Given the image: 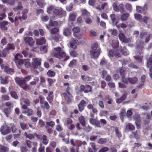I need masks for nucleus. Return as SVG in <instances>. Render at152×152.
<instances>
[{
	"mask_svg": "<svg viewBox=\"0 0 152 152\" xmlns=\"http://www.w3.org/2000/svg\"><path fill=\"white\" fill-rule=\"evenodd\" d=\"M0 131L3 134L5 135L10 132V129L7 125H5L1 126Z\"/></svg>",
	"mask_w": 152,
	"mask_h": 152,
	"instance_id": "obj_11",
	"label": "nucleus"
},
{
	"mask_svg": "<svg viewBox=\"0 0 152 152\" xmlns=\"http://www.w3.org/2000/svg\"><path fill=\"white\" fill-rule=\"evenodd\" d=\"M58 22L56 21H52L51 20H50V23H49V25L46 24V27L48 29L50 28V26H56L58 25Z\"/></svg>",
	"mask_w": 152,
	"mask_h": 152,
	"instance_id": "obj_26",
	"label": "nucleus"
},
{
	"mask_svg": "<svg viewBox=\"0 0 152 152\" xmlns=\"http://www.w3.org/2000/svg\"><path fill=\"white\" fill-rule=\"evenodd\" d=\"M43 135L41 133L37 134L36 133H35V138L36 137L37 140H41L43 137Z\"/></svg>",
	"mask_w": 152,
	"mask_h": 152,
	"instance_id": "obj_46",
	"label": "nucleus"
},
{
	"mask_svg": "<svg viewBox=\"0 0 152 152\" xmlns=\"http://www.w3.org/2000/svg\"><path fill=\"white\" fill-rule=\"evenodd\" d=\"M23 113L26 114L28 116H30L33 115L34 114V111L31 108H28L26 110L24 111Z\"/></svg>",
	"mask_w": 152,
	"mask_h": 152,
	"instance_id": "obj_28",
	"label": "nucleus"
},
{
	"mask_svg": "<svg viewBox=\"0 0 152 152\" xmlns=\"http://www.w3.org/2000/svg\"><path fill=\"white\" fill-rule=\"evenodd\" d=\"M76 16V15L74 13H70L69 15V22L72 24V22L75 20V19Z\"/></svg>",
	"mask_w": 152,
	"mask_h": 152,
	"instance_id": "obj_31",
	"label": "nucleus"
},
{
	"mask_svg": "<svg viewBox=\"0 0 152 152\" xmlns=\"http://www.w3.org/2000/svg\"><path fill=\"white\" fill-rule=\"evenodd\" d=\"M71 34V30L70 29L66 28L65 29L63 32V34L66 36H69Z\"/></svg>",
	"mask_w": 152,
	"mask_h": 152,
	"instance_id": "obj_39",
	"label": "nucleus"
},
{
	"mask_svg": "<svg viewBox=\"0 0 152 152\" xmlns=\"http://www.w3.org/2000/svg\"><path fill=\"white\" fill-rule=\"evenodd\" d=\"M32 65L34 69H37L41 64V60L40 58H35L32 59Z\"/></svg>",
	"mask_w": 152,
	"mask_h": 152,
	"instance_id": "obj_12",
	"label": "nucleus"
},
{
	"mask_svg": "<svg viewBox=\"0 0 152 152\" xmlns=\"http://www.w3.org/2000/svg\"><path fill=\"white\" fill-rule=\"evenodd\" d=\"M37 115L40 118L41 117L42 115V113L41 110L40 109V108L39 107L37 108Z\"/></svg>",
	"mask_w": 152,
	"mask_h": 152,
	"instance_id": "obj_60",
	"label": "nucleus"
},
{
	"mask_svg": "<svg viewBox=\"0 0 152 152\" xmlns=\"http://www.w3.org/2000/svg\"><path fill=\"white\" fill-rule=\"evenodd\" d=\"M62 95L66 100L67 103H69L71 102L72 96L70 93H64Z\"/></svg>",
	"mask_w": 152,
	"mask_h": 152,
	"instance_id": "obj_15",
	"label": "nucleus"
},
{
	"mask_svg": "<svg viewBox=\"0 0 152 152\" xmlns=\"http://www.w3.org/2000/svg\"><path fill=\"white\" fill-rule=\"evenodd\" d=\"M53 92L50 91L48 94V96L47 97V99L51 104H53Z\"/></svg>",
	"mask_w": 152,
	"mask_h": 152,
	"instance_id": "obj_20",
	"label": "nucleus"
},
{
	"mask_svg": "<svg viewBox=\"0 0 152 152\" xmlns=\"http://www.w3.org/2000/svg\"><path fill=\"white\" fill-rule=\"evenodd\" d=\"M118 36L119 39L123 42L126 43L131 42L130 38H127L123 33H120Z\"/></svg>",
	"mask_w": 152,
	"mask_h": 152,
	"instance_id": "obj_13",
	"label": "nucleus"
},
{
	"mask_svg": "<svg viewBox=\"0 0 152 152\" xmlns=\"http://www.w3.org/2000/svg\"><path fill=\"white\" fill-rule=\"evenodd\" d=\"M129 83L132 84L135 83L137 81L138 79L136 77L129 78Z\"/></svg>",
	"mask_w": 152,
	"mask_h": 152,
	"instance_id": "obj_48",
	"label": "nucleus"
},
{
	"mask_svg": "<svg viewBox=\"0 0 152 152\" xmlns=\"http://www.w3.org/2000/svg\"><path fill=\"white\" fill-rule=\"evenodd\" d=\"M86 102L84 100H81L78 104V107L80 112H82L84 109V107L86 104Z\"/></svg>",
	"mask_w": 152,
	"mask_h": 152,
	"instance_id": "obj_18",
	"label": "nucleus"
},
{
	"mask_svg": "<svg viewBox=\"0 0 152 152\" xmlns=\"http://www.w3.org/2000/svg\"><path fill=\"white\" fill-rule=\"evenodd\" d=\"M37 45H42L46 43V39L44 37H42L40 38H37L36 39Z\"/></svg>",
	"mask_w": 152,
	"mask_h": 152,
	"instance_id": "obj_21",
	"label": "nucleus"
},
{
	"mask_svg": "<svg viewBox=\"0 0 152 152\" xmlns=\"http://www.w3.org/2000/svg\"><path fill=\"white\" fill-rule=\"evenodd\" d=\"M46 125L48 126H50L52 127H53L55 125V122L53 121L46 122Z\"/></svg>",
	"mask_w": 152,
	"mask_h": 152,
	"instance_id": "obj_53",
	"label": "nucleus"
},
{
	"mask_svg": "<svg viewBox=\"0 0 152 152\" xmlns=\"http://www.w3.org/2000/svg\"><path fill=\"white\" fill-rule=\"evenodd\" d=\"M39 84L43 87H46L45 80V78L43 77H40V81Z\"/></svg>",
	"mask_w": 152,
	"mask_h": 152,
	"instance_id": "obj_30",
	"label": "nucleus"
},
{
	"mask_svg": "<svg viewBox=\"0 0 152 152\" xmlns=\"http://www.w3.org/2000/svg\"><path fill=\"white\" fill-rule=\"evenodd\" d=\"M80 90L81 92L88 93L92 92V87L88 84L81 85L80 86Z\"/></svg>",
	"mask_w": 152,
	"mask_h": 152,
	"instance_id": "obj_7",
	"label": "nucleus"
},
{
	"mask_svg": "<svg viewBox=\"0 0 152 152\" xmlns=\"http://www.w3.org/2000/svg\"><path fill=\"white\" fill-rule=\"evenodd\" d=\"M108 7V5L107 3L104 2L102 5L101 7H96V8L97 9L101 10V9L104 10V8H106Z\"/></svg>",
	"mask_w": 152,
	"mask_h": 152,
	"instance_id": "obj_41",
	"label": "nucleus"
},
{
	"mask_svg": "<svg viewBox=\"0 0 152 152\" xmlns=\"http://www.w3.org/2000/svg\"><path fill=\"white\" fill-rule=\"evenodd\" d=\"M109 150L108 148L107 147H104L101 148L98 152H106Z\"/></svg>",
	"mask_w": 152,
	"mask_h": 152,
	"instance_id": "obj_63",
	"label": "nucleus"
},
{
	"mask_svg": "<svg viewBox=\"0 0 152 152\" xmlns=\"http://www.w3.org/2000/svg\"><path fill=\"white\" fill-rule=\"evenodd\" d=\"M7 151V148L6 147L0 145V152H6Z\"/></svg>",
	"mask_w": 152,
	"mask_h": 152,
	"instance_id": "obj_55",
	"label": "nucleus"
},
{
	"mask_svg": "<svg viewBox=\"0 0 152 152\" xmlns=\"http://www.w3.org/2000/svg\"><path fill=\"white\" fill-rule=\"evenodd\" d=\"M44 99V97H43L42 96L40 95L37 98H36V100L34 101V102L35 104L39 102L40 104H43V100Z\"/></svg>",
	"mask_w": 152,
	"mask_h": 152,
	"instance_id": "obj_27",
	"label": "nucleus"
},
{
	"mask_svg": "<svg viewBox=\"0 0 152 152\" xmlns=\"http://www.w3.org/2000/svg\"><path fill=\"white\" fill-rule=\"evenodd\" d=\"M32 78V76L28 75L25 77L21 78L18 77L15 78L16 83L21 88L26 90L28 87L26 82L29 81Z\"/></svg>",
	"mask_w": 152,
	"mask_h": 152,
	"instance_id": "obj_1",
	"label": "nucleus"
},
{
	"mask_svg": "<svg viewBox=\"0 0 152 152\" xmlns=\"http://www.w3.org/2000/svg\"><path fill=\"white\" fill-rule=\"evenodd\" d=\"M20 125L21 129L23 130H25L27 129V124L24 122H20Z\"/></svg>",
	"mask_w": 152,
	"mask_h": 152,
	"instance_id": "obj_45",
	"label": "nucleus"
},
{
	"mask_svg": "<svg viewBox=\"0 0 152 152\" xmlns=\"http://www.w3.org/2000/svg\"><path fill=\"white\" fill-rule=\"evenodd\" d=\"M77 60L74 59L71 61L69 64L68 66L69 67H72L75 66L77 64Z\"/></svg>",
	"mask_w": 152,
	"mask_h": 152,
	"instance_id": "obj_40",
	"label": "nucleus"
},
{
	"mask_svg": "<svg viewBox=\"0 0 152 152\" xmlns=\"http://www.w3.org/2000/svg\"><path fill=\"white\" fill-rule=\"evenodd\" d=\"M49 30L50 33L53 34H56L59 31V29L58 28H55L52 29L51 30L50 28Z\"/></svg>",
	"mask_w": 152,
	"mask_h": 152,
	"instance_id": "obj_50",
	"label": "nucleus"
},
{
	"mask_svg": "<svg viewBox=\"0 0 152 152\" xmlns=\"http://www.w3.org/2000/svg\"><path fill=\"white\" fill-rule=\"evenodd\" d=\"M69 53L70 56L73 57H76L78 55L77 52L74 50L70 51Z\"/></svg>",
	"mask_w": 152,
	"mask_h": 152,
	"instance_id": "obj_44",
	"label": "nucleus"
},
{
	"mask_svg": "<svg viewBox=\"0 0 152 152\" xmlns=\"http://www.w3.org/2000/svg\"><path fill=\"white\" fill-rule=\"evenodd\" d=\"M45 148L42 143L39 144V147L38 149L39 152H45Z\"/></svg>",
	"mask_w": 152,
	"mask_h": 152,
	"instance_id": "obj_52",
	"label": "nucleus"
},
{
	"mask_svg": "<svg viewBox=\"0 0 152 152\" xmlns=\"http://www.w3.org/2000/svg\"><path fill=\"white\" fill-rule=\"evenodd\" d=\"M20 151L21 152H27V149L26 146H21L20 147Z\"/></svg>",
	"mask_w": 152,
	"mask_h": 152,
	"instance_id": "obj_64",
	"label": "nucleus"
},
{
	"mask_svg": "<svg viewBox=\"0 0 152 152\" xmlns=\"http://www.w3.org/2000/svg\"><path fill=\"white\" fill-rule=\"evenodd\" d=\"M101 53V50L100 48H91L89 50L91 58L94 59H97Z\"/></svg>",
	"mask_w": 152,
	"mask_h": 152,
	"instance_id": "obj_3",
	"label": "nucleus"
},
{
	"mask_svg": "<svg viewBox=\"0 0 152 152\" xmlns=\"http://www.w3.org/2000/svg\"><path fill=\"white\" fill-rule=\"evenodd\" d=\"M19 53H18L15 55L13 60L18 68L20 69L21 68V66L24 64V61L23 59L19 58Z\"/></svg>",
	"mask_w": 152,
	"mask_h": 152,
	"instance_id": "obj_4",
	"label": "nucleus"
},
{
	"mask_svg": "<svg viewBox=\"0 0 152 152\" xmlns=\"http://www.w3.org/2000/svg\"><path fill=\"white\" fill-rule=\"evenodd\" d=\"M134 16L135 19L138 21H139L142 19V16L141 15L137 13L134 14Z\"/></svg>",
	"mask_w": 152,
	"mask_h": 152,
	"instance_id": "obj_57",
	"label": "nucleus"
},
{
	"mask_svg": "<svg viewBox=\"0 0 152 152\" xmlns=\"http://www.w3.org/2000/svg\"><path fill=\"white\" fill-rule=\"evenodd\" d=\"M133 119L135 121V122L140 121V115L139 114H135L133 116Z\"/></svg>",
	"mask_w": 152,
	"mask_h": 152,
	"instance_id": "obj_56",
	"label": "nucleus"
},
{
	"mask_svg": "<svg viewBox=\"0 0 152 152\" xmlns=\"http://www.w3.org/2000/svg\"><path fill=\"white\" fill-rule=\"evenodd\" d=\"M11 96L15 99H17L18 98V96L17 93L15 91H12L10 93Z\"/></svg>",
	"mask_w": 152,
	"mask_h": 152,
	"instance_id": "obj_59",
	"label": "nucleus"
},
{
	"mask_svg": "<svg viewBox=\"0 0 152 152\" xmlns=\"http://www.w3.org/2000/svg\"><path fill=\"white\" fill-rule=\"evenodd\" d=\"M110 17L113 25L116 26L117 28L119 27V26L117 25L118 23L119 20V17L114 14H111Z\"/></svg>",
	"mask_w": 152,
	"mask_h": 152,
	"instance_id": "obj_10",
	"label": "nucleus"
},
{
	"mask_svg": "<svg viewBox=\"0 0 152 152\" xmlns=\"http://www.w3.org/2000/svg\"><path fill=\"white\" fill-rule=\"evenodd\" d=\"M43 104H44L45 107L47 110H49L50 107L48 103L46 101H44Z\"/></svg>",
	"mask_w": 152,
	"mask_h": 152,
	"instance_id": "obj_61",
	"label": "nucleus"
},
{
	"mask_svg": "<svg viewBox=\"0 0 152 152\" xmlns=\"http://www.w3.org/2000/svg\"><path fill=\"white\" fill-rule=\"evenodd\" d=\"M0 81L1 83L4 84H8L9 82L8 77L7 76L0 77Z\"/></svg>",
	"mask_w": 152,
	"mask_h": 152,
	"instance_id": "obj_24",
	"label": "nucleus"
},
{
	"mask_svg": "<svg viewBox=\"0 0 152 152\" xmlns=\"http://www.w3.org/2000/svg\"><path fill=\"white\" fill-rule=\"evenodd\" d=\"M27 35L31 36V34L30 33L26 34L23 37V40L30 46H32L34 44V42L32 37L27 36Z\"/></svg>",
	"mask_w": 152,
	"mask_h": 152,
	"instance_id": "obj_9",
	"label": "nucleus"
},
{
	"mask_svg": "<svg viewBox=\"0 0 152 152\" xmlns=\"http://www.w3.org/2000/svg\"><path fill=\"white\" fill-rule=\"evenodd\" d=\"M79 112L77 109H75L73 111L71 112V115H69V117L66 118L64 121V124L65 125L68 126L69 124H72L73 123V121L71 118H73V114L75 113L77 114Z\"/></svg>",
	"mask_w": 152,
	"mask_h": 152,
	"instance_id": "obj_5",
	"label": "nucleus"
},
{
	"mask_svg": "<svg viewBox=\"0 0 152 152\" xmlns=\"http://www.w3.org/2000/svg\"><path fill=\"white\" fill-rule=\"evenodd\" d=\"M56 81V80L55 79H52L50 78H48L47 79V82L48 83L49 86H52V85Z\"/></svg>",
	"mask_w": 152,
	"mask_h": 152,
	"instance_id": "obj_36",
	"label": "nucleus"
},
{
	"mask_svg": "<svg viewBox=\"0 0 152 152\" xmlns=\"http://www.w3.org/2000/svg\"><path fill=\"white\" fill-rule=\"evenodd\" d=\"M4 71L7 74L12 75L14 72V70L8 66H5L4 67Z\"/></svg>",
	"mask_w": 152,
	"mask_h": 152,
	"instance_id": "obj_23",
	"label": "nucleus"
},
{
	"mask_svg": "<svg viewBox=\"0 0 152 152\" xmlns=\"http://www.w3.org/2000/svg\"><path fill=\"white\" fill-rule=\"evenodd\" d=\"M42 139V142L44 145H46L48 144L49 140L47 139V137L46 135H43Z\"/></svg>",
	"mask_w": 152,
	"mask_h": 152,
	"instance_id": "obj_49",
	"label": "nucleus"
},
{
	"mask_svg": "<svg viewBox=\"0 0 152 152\" xmlns=\"http://www.w3.org/2000/svg\"><path fill=\"white\" fill-rule=\"evenodd\" d=\"M123 50H121V52L122 54L124 56H127L129 54V52L126 49V48H124Z\"/></svg>",
	"mask_w": 152,
	"mask_h": 152,
	"instance_id": "obj_62",
	"label": "nucleus"
},
{
	"mask_svg": "<svg viewBox=\"0 0 152 152\" xmlns=\"http://www.w3.org/2000/svg\"><path fill=\"white\" fill-rule=\"evenodd\" d=\"M34 81H31L29 83V86H35L36 85L37 83L39 80V78L38 77H36L34 78Z\"/></svg>",
	"mask_w": 152,
	"mask_h": 152,
	"instance_id": "obj_38",
	"label": "nucleus"
},
{
	"mask_svg": "<svg viewBox=\"0 0 152 152\" xmlns=\"http://www.w3.org/2000/svg\"><path fill=\"white\" fill-rule=\"evenodd\" d=\"M113 10L116 12H123L124 10V5L122 4L115 2L112 5Z\"/></svg>",
	"mask_w": 152,
	"mask_h": 152,
	"instance_id": "obj_6",
	"label": "nucleus"
},
{
	"mask_svg": "<svg viewBox=\"0 0 152 152\" xmlns=\"http://www.w3.org/2000/svg\"><path fill=\"white\" fill-rule=\"evenodd\" d=\"M129 16L128 13H125L122 15L121 16V19L122 21L126 20Z\"/></svg>",
	"mask_w": 152,
	"mask_h": 152,
	"instance_id": "obj_47",
	"label": "nucleus"
},
{
	"mask_svg": "<svg viewBox=\"0 0 152 152\" xmlns=\"http://www.w3.org/2000/svg\"><path fill=\"white\" fill-rule=\"evenodd\" d=\"M51 54L52 56L60 59L64 58L66 55V53L61 48H54Z\"/></svg>",
	"mask_w": 152,
	"mask_h": 152,
	"instance_id": "obj_2",
	"label": "nucleus"
},
{
	"mask_svg": "<svg viewBox=\"0 0 152 152\" xmlns=\"http://www.w3.org/2000/svg\"><path fill=\"white\" fill-rule=\"evenodd\" d=\"M147 66L148 67H150V71L152 72V58H150L147 61Z\"/></svg>",
	"mask_w": 152,
	"mask_h": 152,
	"instance_id": "obj_35",
	"label": "nucleus"
},
{
	"mask_svg": "<svg viewBox=\"0 0 152 152\" xmlns=\"http://www.w3.org/2000/svg\"><path fill=\"white\" fill-rule=\"evenodd\" d=\"M3 112L6 116L8 117L9 115L11 112V108L9 107H7L4 108L3 110Z\"/></svg>",
	"mask_w": 152,
	"mask_h": 152,
	"instance_id": "obj_34",
	"label": "nucleus"
},
{
	"mask_svg": "<svg viewBox=\"0 0 152 152\" xmlns=\"http://www.w3.org/2000/svg\"><path fill=\"white\" fill-rule=\"evenodd\" d=\"M56 74V72L53 71L49 70L47 72V75L48 77H53Z\"/></svg>",
	"mask_w": 152,
	"mask_h": 152,
	"instance_id": "obj_37",
	"label": "nucleus"
},
{
	"mask_svg": "<svg viewBox=\"0 0 152 152\" xmlns=\"http://www.w3.org/2000/svg\"><path fill=\"white\" fill-rule=\"evenodd\" d=\"M15 48H5L2 51L0 50V57H5L7 54L6 50H14Z\"/></svg>",
	"mask_w": 152,
	"mask_h": 152,
	"instance_id": "obj_25",
	"label": "nucleus"
},
{
	"mask_svg": "<svg viewBox=\"0 0 152 152\" xmlns=\"http://www.w3.org/2000/svg\"><path fill=\"white\" fill-rule=\"evenodd\" d=\"M55 9L54 7L53 6H50L47 9V12L48 14H50L52 10Z\"/></svg>",
	"mask_w": 152,
	"mask_h": 152,
	"instance_id": "obj_54",
	"label": "nucleus"
},
{
	"mask_svg": "<svg viewBox=\"0 0 152 152\" xmlns=\"http://www.w3.org/2000/svg\"><path fill=\"white\" fill-rule=\"evenodd\" d=\"M8 26V23L7 21H4L0 22V28L3 30H7Z\"/></svg>",
	"mask_w": 152,
	"mask_h": 152,
	"instance_id": "obj_19",
	"label": "nucleus"
},
{
	"mask_svg": "<svg viewBox=\"0 0 152 152\" xmlns=\"http://www.w3.org/2000/svg\"><path fill=\"white\" fill-rule=\"evenodd\" d=\"M38 125L40 127H43L45 125V122L41 119H40L39 121Z\"/></svg>",
	"mask_w": 152,
	"mask_h": 152,
	"instance_id": "obj_58",
	"label": "nucleus"
},
{
	"mask_svg": "<svg viewBox=\"0 0 152 152\" xmlns=\"http://www.w3.org/2000/svg\"><path fill=\"white\" fill-rule=\"evenodd\" d=\"M78 119L81 124L83 126H84L86 125L85 117L83 115H81L79 118Z\"/></svg>",
	"mask_w": 152,
	"mask_h": 152,
	"instance_id": "obj_33",
	"label": "nucleus"
},
{
	"mask_svg": "<svg viewBox=\"0 0 152 152\" xmlns=\"http://www.w3.org/2000/svg\"><path fill=\"white\" fill-rule=\"evenodd\" d=\"M23 7L22 6L21 3L20 2H18V6L13 8V10L15 12V13H18L19 11L22 10L23 9Z\"/></svg>",
	"mask_w": 152,
	"mask_h": 152,
	"instance_id": "obj_22",
	"label": "nucleus"
},
{
	"mask_svg": "<svg viewBox=\"0 0 152 152\" xmlns=\"http://www.w3.org/2000/svg\"><path fill=\"white\" fill-rule=\"evenodd\" d=\"M107 141V139L106 138H100L98 141V143L100 144H104Z\"/></svg>",
	"mask_w": 152,
	"mask_h": 152,
	"instance_id": "obj_43",
	"label": "nucleus"
},
{
	"mask_svg": "<svg viewBox=\"0 0 152 152\" xmlns=\"http://www.w3.org/2000/svg\"><path fill=\"white\" fill-rule=\"evenodd\" d=\"M117 48H113L109 51V56L111 57L114 56H119V54Z\"/></svg>",
	"mask_w": 152,
	"mask_h": 152,
	"instance_id": "obj_17",
	"label": "nucleus"
},
{
	"mask_svg": "<svg viewBox=\"0 0 152 152\" xmlns=\"http://www.w3.org/2000/svg\"><path fill=\"white\" fill-rule=\"evenodd\" d=\"M53 13L55 15H64L65 12L61 8L58 7L55 9L53 10Z\"/></svg>",
	"mask_w": 152,
	"mask_h": 152,
	"instance_id": "obj_16",
	"label": "nucleus"
},
{
	"mask_svg": "<svg viewBox=\"0 0 152 152\" xmlns=\"http://www.w3.org/2000/svg\"><path fill=\"white\" fill-rule=\"evenodd\" d=\"M134 58L136 60L137 62L140 63L142 61L143 56L141 55V54H140L139 56L137 55L134 56Z\"/></svg>",
	"mask_w": 152,
	"mask_h": 152,
	"instance_id": "obj_42",
	"label": "nucleus"
},
{
	"mask_svg": "<svg viewBox=\"0 0 152 152\" xmlns=\"http://www.w3.org/2000/svg\"><path fill=\"white\" fill-rule=\"evenodd\" d=\"M126 129L129 131H133L135 129V126L131 123H129L126 126Z\"/></svg>",
	"mask_w": 152,
	"mask_h": 152,
	"instance_id": "obj_29",
	"label": "nucleus"
},
{
	"mask_svg": "<svg viewBox=\"0 0 152 152\" xmlns=\"http://www.w3.org/2000/svg\"><path fill=\"white\" fill-rule=\"evenodd\" d=\"M121 80L122 82L126 84H127L129 83V78L127 79L125 78V77H121Z\"/></svg>",
	"mask_w": 152,
	"mask_h": 152,
	"instance_id": "obj_51",
	"label": "nucleus"
},
{
	"mask_svg": "<svg viewBox=\"0 0 152 152\" xmlns=\"http://www.w3.org/2000/svg\"><path fill=\"white\" fill-rule=\"evenodd\" d=\"M24 135L26 138H28L30 140H32L35 138V133L33 134H28L25 132Z\"/></svg>",
	"mask_w": 152,
	"mask_h": 152,
	"instance_id": "obj_32",
	"label": "nucleus"
},
{
	"mask_svg": "<svg viewBox=\"0 0 152 152\" xmlns=\"http://www.w3.org/2000/svg\"><path fill=\"white\" fill-rule=\"evenodd\" d=\"M80 43L77 40L74 39H71L69 41V45L71 48H75L78 46Z\"/></svg>",
	"mask_w": 152,
	"mask_h": 152,
	"instance_id": "obj_14",
	"label": "nucleus"
},
{
	"mask_svg": "<svg viewBox=\"0 0 152 152\" xmlns=\"http://www.w3.org/2000/svg\"><path fill=\"white\" fill-rule=\"evenodd\" d=\"M72 31L73 35L75 37L79 39L82 38L83 34L80 32V28L79 27L77 26L74 28Z\"/></svg>",
	"mask_w": 152,
	"mask_h": 152,
	"instance_id": "obj_8",
	"label": "nucleus"
}]
</instances>
